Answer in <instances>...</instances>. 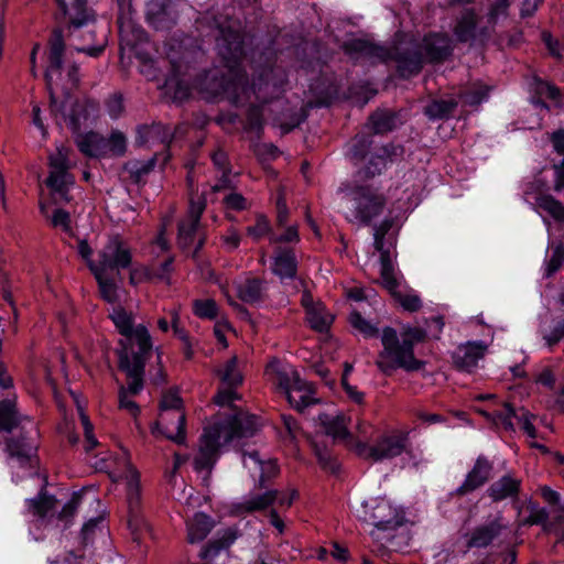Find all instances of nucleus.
I'll return each mask as SVG.
<instances>
[{
	"label": "nucleus",
	"mask_w": 564,
	"mask_h": 564,
	"mask_svg": "<svg viewBox=\"0 0 564 564\" xmlns=\"http://www.w3.org/2000/svg\"><path fill=\"white\" fill-rule=\"evenodd\" d=\"M319 421L326 434L333 438L345 440L348 437V419L344 414H321Z\"/></svg>",
	"instance_id": "37"
},
{
	"label": "nucleus",
	"mask_w": 564,
	"mask_h": 564,
	"mask_svg": "<svg viewBox=\"0 0 564 564\" xmlns=\"http://www.w3.org/2000/svg\"><path fill=\"white\" fill-rule=\"evenodd\" d=\"M50 223L52 227L59 228L69 236L73 235L70 214L65 209L56 208L50 217Z\"/></svg>",
	"instance_id": "54"
},
{
	"label": "nucleus",
	"mask_w": 564,
	"mask_h": 564,
	"mask_svg": "<svg viewBox=\"0 0 564 564\" xmlns=\"http://www.w3.org/2000/svg\"><path fill=\"white\" fill-rule=\"evenodd\" d=\"M132 252L130 246L118 235L108 239L98 252L97 261H89V269L120 275V271L130 268Z\"/></svg>",
	"instance_id": "11"
},
{
	"label": "nucleus",
	"mask_w": 564,
	"mask_h": 564,
	"mask_svg": "<svg viewBox=\"0 0 564 564\" xmlns=\"http://www.w3.org/2000/svg\"><path fill=\"white\" fill-rule=\"evenodd\" d=\"M249 236L253 239L259 240L270 232V223L264 215L257 216L254 226H250L247 229Z\"/></svg>",
	"instance_id": "64"
},
{
	"label": "nucleus",
	"mask_w": 564,
	"mask_h": 564,
	"mask_svg": "<svg viewBox=\"0 0 564 564\" xmlns=\"http://www.w3.org/2000/svg\"><path fill=\"white\" fill-rule=\"evenodd\" d=\"M285 395L289 403L297 411H303L305 408L317 402V399L314 397L313 387L305 380H301L299 384L293 386Z\"/></svg>",
	"instance_id": "33"
},
{
	"label": "nucleus",
	"mask_w": 564,
	"mask_h": 564,
	"mask_svg": "<svg viewBox=\"0 0 564 564\" xmlns=\"http://www.w3.org/2000/svg\"><path fill=\"white\" fill-rule=\"evenodd\" d=\"M91 272L98 282L101 297L109 303H115L118 300V288L113 279L115 274L98 272L97 270H91Z\"/></svg>",
	"instance_id": "43"
},
{
	"label": "nucleus",
	"mask_w": 564,
	"mask_h": 564,
	"mask_svg": "<svg viewBox=\"0 0 564 564\" xmlns=\"http://www.w3.org/2000/svg\"><path fill=\"white\" fill-rule=\"evenodd\" d=\"M458 100L455 98L449 99H433L424 107V115L430 120H441L451 117L453 111L457 108Z\"/></svg>",
	"instance_id": "38"
},
{
	"label": "nucleus",
	"mask_w": 564,
	"mask_h": 564,
	"mask_svg": "<svg viewBox=\"0 0 564 564\" xmlns=\"http://www.w3.org/2000/svg\"><path fill=\"white\" fill-rule=\"evenodd\" d=\"M391 226L392 221L390 219H386L379 226L375 227L373 246L380 253V260L383 259L384 254L391 256L390 249L384 246V238Z\"/></svg>",
	"instance_id": "50"
},
{
	"label": "nucleus",
	"mask_w": 564,
	"mask_h": 564,
	"mask_svg": "<svg viewBox=\"0 0 564 564\" xmlns=\"http://www.w3.org/2000/svg\"><path fill=\"white\" fill-rule=\"evenodd\" d=\"M426 330L421 327H406L399 336L392 327H384L381 334L383 349L376 361L384 373L402 368L406 371L420 370L424 362L414 357V345L426 338Z\"/></svg>",
	"instance_id": "5"
},
{
	"label": "nucleus",
	"mask_w": 564,
	"mask_h": 564,
	"mask_svg": "<svg viewBox=\"0 0 564 564\" xmlns=\"http://www.w3.org/2000/svg\"><path fill=\"white\" fill-rule=\"evenodd\" d=\"M351 327L359 332L365 338H375L379 336V328L362 317V315L352 311L348 317Z\"/></svg>",
	"instance_id": "48"
},
{
	"label": "nucleus",
	"mask_w": 564,
	"mask_h": 564,
	"mask_svg": "<svg viewBox=\"0 0 564 564\" xmlns=\"http://www.w3.org/2000/svg\"><path fill=\"white\" fill-rule=\"evenodd\" d=\"M55 503L56 499L45 492H40L36 498L26 500L29 512L41 519L47 517V514L55 508Z\"/></svg>",
	"instance_id": "42"
},
{
	"label": "nucleus",
	"mask_w": 564,
	"mask_h": 564,
	"mask_svg": "<svg viewBox=\"0 0 564 564\" xmlns=\"http://www.w3.org/2000/svg\"><path fill=\"white\" fill-rule=\"evenodd\" d=\"M392 295L405 311L417 312L422 307V301L415 293L403 294L395 290Z\"/></svg>",
	"instance_id": "57"
},
{
	"label": "nucleus",
	"mask_w": 564,
	"mask_h": 564,
	"mask_svg": "<svg viewBox=\"0 0 564 564\" xmlns=\"http://www.w3.org/2000/svg\"><path fill=\"white\" fill-rule=\"evenodd\" d=\"M241 535L237 528H228L218 534L216 539L210 541L200 552L204 560H213L221 551L228 550L229 546Z\"/></svg>",
	"instance_id": "32"
},
{
	"label": "nucleus",
	"mask_w": 564,
	"mask_h": 564,
	"mask_svg": "<svg viewBox=\"0 0 564 564\" xmlns=\"http://www.w3.org/2000/svg\"><path fill=\"white\" fill-rule=\"evenodd\" d=\"M214 528V520L203 513L197 512L186 522L187 540L189 543L203 541Z\"/></svg>",
	"instance_id": "34"
},
{
	"label": "nucleus",
	"mask_w": 564,
	"mask_h": 564,
	"mask_svg": "<svg viewBox=\"0 0 564 564\" xmlns=\"http://www.w3.org/2000/svg\"><path fill=\"white\" fill-rule=\"evenodd\" d=\"M380 276L383 286L392 294L398 289L399 283L395 276L391 256L384 254L380 260Z\"/></svg>",
	"instance_id": "49"
},
{
	"label": "nucleus",
	"mask_w": 564,
	"mask_h": 564,
	"mask_svg": "<svg viewBox=\"0 0 564 564\" xmlns=\"http://www.w3.org/2000/svg\"><path fill=\"white\" fill-rule=\"evenodd\" d=\"M366 518L373 529L370 535L373 540L393 549L394 532L398 528L402 527L405 522L403 510L393 507L387 499H371L364 505Z\"/></svg>",
	"instance_id": "8"
},
{
	"label": "nucleus",
	"mask_w": 564,
	"mask_h": 564,
	"mask_svg": "<svg viewBox=\"0 0 564 564\" xmlns=\"http://www.w3.org/2000/svg\"><path fill=\"white\" fill-rule=\"evenodd\" d=\"M239 300L247 304H259L268 299V282L265 279L248 274L236 283Z\"/></svg>",
	"instance_id": "22"
},
{
	"label": "nucleus",
	"mask_w": 564,
	"mask_h": 564,
	"mask_svg": "<svg viewBox=\"0 0 564 564\" xmlns=\"http://www.w3.org/2000/svg\"><path fill=\"white\" fill-rule=\"evenodd\" d=\"M503 528L500 518L475 527L468 535L467 547L485 549L491 545L501 535Z\"/></svg>",
	"instance_id": "24"
},
{
	"label": "nucleus",
	"mask_w": 564,
	"mask_h": 564,
	"mask_svg": "<svg viewBox=\"0 0 564 564\" xmlns=\"http://www.w3.org/2000/svg\"><path fill=\"white\" fill-rule=\"evenodd\" d=\"M151 270L153 280L162 281L165 282L166 284H170L171 273L173 271V258L169 257L160 265L152 264Z\"/></svg>",
	"instance_id": "60"
},
{
	"label": "nucleus",
	"mask_w": 564,
	"mask_h": 564,
	"mask_svg": "<svg viewBox=\"0 0 564 564\" xmlns=\"http://www.w3.org/2000/svg\"><path fill=\"white\" fill-rule=\"evenodd\" d=\"M350 207L345 214L346 220L352 224L369 226L386 209L388 198L373 185H357L348 193Z\"/></svg>",
	"instance_id": "9"
},
{
	"label": "nucleus",
	"mask_w": 564,
	"mask_h": 564,
	"mask_svg": "<svg viewBox=\"0 0 564 564\" xmlns=\"http://www.w3.org/2000/svg\"><path fill=\"white\" fill-rule=\"evenodd\" d=\"M528 509L530 513L523 520V523L529 525L543 524L546 528V522L549 519V512L546 509L539 507L536 503H530Z\"/></svg>",
	"instance_id": "59"
},
{
	"label": "nucleus",
	"mask_w": 564,
	"mask_h": 564,
	"mask_svg": "<svg viewBox=\"0 0 564 564\" xmlns=\"http://www.w3.org/2000/svg\"><path fill=\"white\" fill-rule=\"evenodd\" d=\"M173 139L171 128L162 123L142 124L137 128L135 144L139 147L163 144L167 147Z\"/></svg>",
	"instance_id": "25"
},
{
	"label": "nucleus",
	"mask_w": 564,
	"mask_h": 564,
	"mask_svg": "<svg viewBox=\"0 0 564 564\" xmlns=\"http://www.w3.org/2000/svg\"><path fill=\"white\" fill-rule=\"evenodd\" d=\"M84 502H89L90 505L96 503L98 506L100 505L99 499L95 496L88 497L84 492H74L70 500L58 512L57 519L64 522V525L67 527L76 514L78 507Z\"/></svg>",
	"instance_id": "40"
},
{
	"label": "nucleus",
	"mask_w": 564,
	"mask_h": 564,
	"mask_svg": "<svg viewBox=\"0 0 564 564\" xmlns=\"http://www.w3.org/2000/svg\"><path fill=\"white\" fill-rule=\"evenodd\" d=\"M214 164L223 172V178L219 183L213 186L214 192H218L227 186L228 178V167H227V155L223 151H217L212 156Z\"/></svg>",
	"instance_id": "61"
},
{
	"label": "nucleus",
	"mask_w": 564,
	"mask_h": 564,
	"mask_svg": "<svg viewBox=\"0 0 564 564\" xmlns=\"http://www.w3.org/2000/svg\"><path fill=\"white\" fill-rule=\"evenodd\" d=\"M214 24L217 31L218 54L227 68V75L218 78L217 72H207L198 83L199 89L210 97L223 96L235 106H243L250 102L246 128L251 131H260L262 128V109L260 106L252 104V97L261 104H267L276 98L283 90L285 75L281 69L265 67L260 70L251 86H249L246 74L240 67L243 57V41L239 24L228 22L225 25L217 19H214Z\"/></svg>",
	"instance_id": "1"
},
{
	"label": "nucleus",
	"mask_w": 564,
	"mask_h": 564,
	"mask_svg": "<svg viewBox=\"0 0 564 564\" xmlns=\"http://www.w3.org/2000/svg\"><path fill=\"white\" fill-rule=\"evenodd\" d=\"M127 387H120L119 390V408L128 411L132 416H137L140 412L138 404L130 398L139 392H132L129 389L130 379L127 376Z\"/></svg>",
	"instance_id": "53"
},
{
	"label": "nucleus",
	"mask_w": 564,
	"mask_h": 564,
	"mask_svg": "<svg viewBox=\"0 0 564 564\" xmlns=\"http://www.w3.org/2000/svg\"><path fill=\"white\" fill-rule=\"evenodd\" d=\"M278 494L279 490L276 489H270L262 494H250L235 505V512L237 514H246L263 511L275 502Z\"/></svg>",
	"instance_id": "28"
},
{
	"label": "nucleus",
	"mask_w": 564,
	"mask_h": 564,
	"mask_svg": "<svg viewBox=\"0 0 564 564\" xmlns=\"http://www.w3.org/2000/svg\"><path fill=\"white\" fill-rule=\"evenodd\" d=\"M147 20L156 30L171 28L175 22V12L170 0H150L147 4Z\"/></svg>",
	"instance_id": "27"
},
{
	"label": "nucleus",
	"mask_w": 564,
	"mask_h": 564,
	"mask_svg": "<svg viewBox=\"0 0 564 564\" xmlns=\"http://www.w3.org/2000/svg\"><path fill=\"white\" fill-rule=\"evenodd\" d=\"M110 317L123 336L118 352L119 368L130 379L129 389L132 392H140L143 388L145 361L152 349L151 336L144 325L134 326L132 315L121 307L115 308Z\"/></svg>",
	"instance_id": "4"
},
{
	"label": "nucleus",
	"mask_w": 564,
	"mask_h": 564,
	"mask_svg": "<svg viewBox=\"0 0 564 564\" xmlns=\"http://www.w3.org/2000/svg\"><path fill=\"white\" fill-rule=\"evenodd\" d=\"M347 54L378 58L381 62L394 61L401 77L408 78L421 72L422 55L412 42H402L392 47L379 46L369 41L354 39L344 44Z\"/></svg>",
	"instance_id": "6"
},
{
	"label": "nucleus",
	"mask_w": 564,
	"mask_h": 564,
	"mask_svg": "<svg viewBox=\"0 0 564 564\" xmlns=\"http://www.w3.org/2000/svg\"><path fill=\"white\" fill-rule=\"evenodd\" d=\"M564 262V247L561 243L553 245L551 247L550 258L545 263V273L546 278L552 276L558 269L562 267Z\"/></svg>",
	"instance_id": "51"
},
{
	"label": "nucleus",
	"mask_w": 564,
	"mask_h": 564,
	"mask_svg": "<svg viewBox=\"0 0 564 564\" xmlns=\"http://www.w3.org/2000/svg\"><path fill=\"white\" fill-rule=\"evenodd\" d=\"M107 154L121 156L127 151V138L120 131H112L108 139H106Z\"/></svg>",
	"instance_id": "52"
},
{
	"label": "nucleus",
	"mask_w": 564,
	"mask_h": 564,
	"mask_svg": "<svg viewBox=\"0 0 564 564\" xmlns=\"http://www.w3.org/2000/svg\"><path fill=\"white\" fill-rule=\"evenodd\" d=\"M387 151L383 150V154L371 155L367 166L365 167V176L373 177L377 174H380L387 165Z\"/></svg>",
	"instance_id": "62"
},
{
	"label": "nucleus",
	"mask_w": 564,
	"mask_h": 564,
	"mask_svg": "<svg viewBox=\"0 0 564 564\" xmlns=\"http://www.w3.org/2000/svg\"><path fill=\"white\" fill-rule=\"evenodd\" d=\"M242 463L243 466L252 474L253 478H256V474L258 473V478L256 480V488L258 489H267L280 471L275 460L261 459L257 451L243 452Z\"/></svg>",
	"instance_id": "18"
},
{
	"label": "nucleus",
	"mask_w": 564,
	"mask_h": 564,
	"mask_svg": "<svg viewBox=\"0 0 564 564\" xmlns=\"http://www.w3.org/2000/svg\"><path fill=\"white\" fill-rule=\"evenodd\" d=\"M494 464L486 456L479 455L460 486L451 492L452 497H464L485 486L491 478Z\"/></svg>",
	"instance_id": "15"
},
{
	"label": "nucleus",
	"mask_w": 564,
	"mask_h": 564,
	"mask_svg": "<svg viewBox=\"0 0 564 564\" xmlns=\"http://www.w3.org/2000/svg\"><path fill=\"white\" fill-rule=\"evenodd\" d=\"M408 433L393 432L381 436L370 448L369 456L375 460L391 459L409 448Z\"/></svg>",
	"instance_id": "19"
},
{
	"label": "nucleus",
	"mask_w": 564,
	"mask_h": 564,
	"mask_svg": "<svg viewBox=\"0 0 564 564\" xmlns=\"http://www.w3.org/2000/svg\"><path fill=\"white\" fill-rule=\"evenodd\" d=\"M21 421L13 399H6L0 402V432H11Z\"/></svg>",
	"instance_id": "41"
},
{
	"label": "nucleus",
	"mask_w": 564,
	"mask_h": 564,
	"mask_svg": "<svg viewBox=\"0 0 564 564\" xmlns=\"http://www.w3.org/2000/svg\"><path fill=\"white\" fill-rule=\"evenodd\" d=\"M70 152L69 148L59 144L48 155L50 174L45 183L56 202L69 203L72 199L69 189L74 185L75 178L69 172L73 166L69 161Z\"/></svg>",
	"instance_id": "10"
},
{
	"label": "nucleus",
	"mask_w": 564,
	"mask_h": 564,
	"mask_svg": "<svg viewBox=\"0 0 564 564\" xmlns=\"http://www.w3.org/2000/svg\"><path fill=\"white\" fill-rule=\"evenodd\" d=\"M489 87L480 83L473 84L471 86L460 90L458 98L464 105L475 107L480 105L488 98Z\"/></svg>",
	"instance_id": "44"
},
{
	"label": "nucleus",
	"mask_w": 564,
	"mask_h": 564,
	"mask_svg": "<svg viewBox=\"0 0 564 564\" xmlns=\"http://www.w3.org/2000/svg\"><path fill=\"white\" fill-rule=\"evenodd\" d=\"M523 195L525 200H533L531 203L532 209L542 217L547 227L551 225L550 219L560 225L564 224V204L545 192L544 184L541 181L528 183Z\"/></svg>",
	"instance_id": "12"
},
{
	"label": "nucleus",
	"mask_w": 564,
	"mask_h": 564,
	"mask_svg": "<svg viewBox=\"0 0 564 564\" xmlns=\"http://www.w3.org/2000/svg\"><path fill=\"white\" fill-rule=\"evenodd\" d=\"M35 446L25 437L8 438L6 442V452L10 458L17 459L21 466L28 464L33 455Z\"/></svg>",
	"instance_id": "36"
},
{
	"label": "nucleus",
	"mask_w": 564,
	"mask_h": 564,
	"mask_svg": "<svg viewBox=\"0 0 564 564\" xmlns=\"http://www.w3.org/2000/svg\"><path fill=\"white\" fill-rule=\"evenodd\" d=\"M477 25V17L473 10L466 11L457 25L455 26V34L462 42H466L474 37Z\"/></svg>",
	"instance_id": "47"
},
{
	"label": "nucleus",
	"mask_w": 564,
	"mask_h": 564,
	"mask_svg": "<svg viewBox=\"0 0 564 564\" xmlns=\"http://www.w3.org/2000/svg\"><path fill=\"white\" fill-rule=\"evenodd\" d=\"M369 122L375 133H387L395 128L397 117L390 111L380 110L370 116Z\"/></svg>",
	"instance_id": "45"
},
{
	"label": "nucleus",
	"mask_w": 564,
	"mask_h": 564,
	"mask_svg": "<svg viewBox=\"0 0 564 564\" xmlns=\"http://www.w3.org/2000/svg\"><path fill=\"white\" fill-rule=\"evenodd\" d=\"M160 411H184L183 401L177 390H169L162 395Z\"/></svg>",
	"instance_id": "56"
},
{
	"label": "nucleus",
	"mask_w": 564,
	"mask_h": 564,
	"mask_svg": "<svg viewBox=\"0 0 564 564\" xmlns=\"http://www.w3.org/2000/svg\"><path fill=\"white\" fill-rule=\"evenodd\" d=\"M75 134V143L78 150L90 158H99L107 155L106 139L97 132L89 131Z\"/></svg>",
	"instance_id": "31"
},
{
	"label": "nucleus",
	"mask_w": 564,
	"mask_h": 564,
	"mask_svg": "<svg viewBox=\"0 0 564 564\" xmlns=\"http://www.w3.org/2000/svg\"><path fill=\"white\" fill-rule=\"evenodd\" d=\"M194 314L200 318H215L217 316V304L214 300H196L193 303Z\"/></svg>",
	"instance_id": "55"
},
{
	"label": "nucleus",
	"mask_w": 564,
	"mask_h": 564,
	"mask_svg": "<svg viewBox=\"0 0 564 564\" xmlns=\"http://www.w3.org/2000/svg\"><path fill=\"white\" fill-rule=\"evenodd\" d=\"M78 410H79V416H80V421H82V424L84 427V434H85L84 447H85V451L87 453H89L95 447H97L99 443L93 433V425L89 421V417L86 415V413L84 412V410L82 408H79Z\"/></svg>",
	"instance_id": "58"
},
{
	"label": "nucleus",
	"mask_w": 564,
	"mask_h": 564,
	"mask_svg": "<svg viewBox=\"0 0 564 564\" xmlns=\"http://www.w3.org/2000/svg\"><path fill=\"white\" fill-rule=\"evenodd\" d=\"M488 350V345L481 340L466 341L456 347L452 354L454 366L466 372H471Z\"/></svg>",
	"instance_id": "20"
},
{
	"label": "nucleus",
	"mask_w": 564,
	"mask_h": 564,
	"mask_svg": "<svg viewBox=\"0 0 564 564\" xmlns=\"http://www.w3.org/2000/svg\"><path fill=\"white\" fill-rule=\"evenodd\" d=\"M231 414H217L214 422L204 429L199 449L194 459L195 470H210L216 463L220 446L237 438L251 437L258 431L257 416L242 410L231 409Z\"/></svg>",
	"instance_id": "3"
},
{
	"label": "nucleus",
	"mask_w": 564,
	"mask_h": 564,
	"mask_svg": "<svg viewBox=\"0 0 564 564\" xmlns=\"http://www.w3.org/2000/svg\"><path fill=\"white\" fill-rule=\"evenodd\" d=\"M498 417L506 429L513 430L512 419H514L520 425V429L523 430L530 438H535L538 436L536 430L531 421L533 415L523 408L517 411L507 403L503 406V411L498 414Z\"/></svg>",
	"instance_id": "29"
},
{
	"label": "nucleus",
	"mask_w": 564,
	"mask_h": 564,
	"mask_svg": "<svg viewBox=\"0 0 564 564\" xmlns=\"http://www.w3.org/2000/svg\"><path fill=\"white\" fill-rule=\"evenodd\" d=\"M522 480L514 474L508 473L494 481L487 489V496L499 502L506 499H516L520 492Z\"/></svg>",
	"instance_id": "26"
},
{
	"label": "nucleus",
	"mask_w": 564,
	"mask_h": 564,
	"mask_svg": "<svg viewBox=\"0 0 564 564\" xmlns=\"http://www.w3.org/2000/svg\"><path fill=\"white\" fill-rule=\"evenodd\" d=\"M158 161V154H154L151 159L142 160H130L124 163L123 171L129 175V178L138 184L150 174Z\"/></svg>",
	"instance_id": "39"
},
{
	"label": "nucleus",
	"mask_w": 564,
	"mask_h": 564,
	"mask_svg": "<svg viewBox=\"0 0 564 564\" xmlns=\"http://www.w3.org/2000/svg\"><path fill=\"white\" fill-rule=\"evenodd\" d=\"M206 208V198L202 195H192L187 215L178 224L177 243L182 249L192 247L196 239V253L204 245L205 238L199 234L200 217Z\"/></svg>",
	"instance_id": "13"
},
{
	"label": "nucleus",
	"mask_w": 564,
	"mask_h": 564,
	"mask_svg": "<svg viewBox=\"0 0 564 564\" xmlns=\"http://www.w3.org/2000/svg\"><path fill=\"white\" fill-rule=\"evenodd\" d=\"M371 145V140L365 135H356L352 140L350 153L354 159L364 160Z\"/></svg>",
	"instance_id": "63"
},
{
	"label": "nucleus",
	"mask_w": 564,
	"mask_h": 564,
	"mask_svg": "<svg viewBox=\"0 0 564 564\" xmlns=\"http://www.w3.org/2000/svg\"><path fill=\"white\" fill-rule=\"evenodd\" d=\"M306 321L311 328L323 333L328 330L334 321V317L329 312H327L324 304L316 302L307 305Z\"/></svg>",
	"instance_id": "35"
},
{
	"label": "nucleus",
	"mask_w": 564,
	"mask_h": 564,
	"mask_svg": "<svg viewBox=\"0 0 564 564\" xmlns=\"http://www.w3.org/2000/svg\"><path fill=\"white\" fill-rule=\"evenodd\" d=\"M217 375L226 388L217 392L214 397V401L220 406L231 405L235 400L239 399V394L235 389L243 381L241 371L238 368L237 356H232L227 360L226 364L217 370Z\"/></svg>",
	"instance_id": "14"
},
{
	"label": "nucleus",
	"mask_w": 564,
	"mask_h": 564,
	"mask_svg": "<svg viewBox=\"0 0 564 564\" xmlns=\"http://www.w3.org/2000/svg\"><path fill=\"white\" fill-rule=\"evenodd\" d=\"M271 271L282 283L294 280L297 274V259L294 249L278 247L272 257Z\"/></svg>",
	"instance_id": "21"
},
{
	"label": "nucleus",
	"mask_w": 564,
	"mask_h": 564,
	"mask_svg": "<svg viewBox=\"0 0 564 564\" xmlns=\"http://www.w3.org/2000/svg\"><path fill=\"white\" fill-rule=\"evenodd\" d=\"M160 432L167 440L184 444L186 441V415L184 411H160L152 433Z\"/></svg>",
	"instance_id": "17"
},
{
	"label": "nucleus",
	"mask_w": 564,
	"mask_h": 564,
	"mask_svg": "<svg viewBox=\"0 0 564 564\" xmlns=\"http://www.w3.org/2000/svg\"><path fill=\"white\" fill-rule=\"evenodd\" d=\"M267 373L270 376L272 383L284 394L303 380L292 365L280 360L271 361L267 367Z\"/></svg>",
	"instance_id": "23"
},
{
	"label": "nucleus",
	"mask_w": 564,
	"mask_h": 564,
	"mask_svg": "<svg viewBox=\"0 0 564 564\" xmlns=\"http://www.w3.org/2000/svg\"><path fill=\"white\" fill-rule=\"evenodd\" d=\"M45 80L51 95V111L58 123L64 122L73 133L91 126L99 116V104L89 98H72L69 95L58 101L55 90L67 91L76 88L80 82L78 65L73 63L64 68L65 41L62 29H55L48 42Z\"/></svg>",
	"instance_id": "2"
},
{
	"label": "nucleus",
	"mask_w": 564,
	"mask_h": 564,
	"mask_svg": "<svg viewBox=\"0 0 564 564\" xmlns=\"http://www.w3.org/2000/svg\"><path fill=\"white\" fill-rule=\"evenodd\" d=\"M172 66L174 74L165 80L164 88L166 93L172 95V98L175 101H183L189 96V86L176 77V73L178 70L174 62L172 63Z\"/></svg>",
	"instance_id": "46"
},
{
	"label": "nucleus",
	"mask_w": 564,
	"mask_h": 564,
	"mask_svg": "<svg viewBox=\"0 0 564 564\" xmlns=\"http://www.w3.org/2000/svg\"><path fill=\"white\" fill-rule=\"evenodd\" d=\"M56 3L67 19V36L78 41L74 50L90 57L100 56L105 51V44L94 45L96 32L89 30L85 36L80 32L83 28L93 25L96 21V13L87 0H62Z\"/></svg>",
	"instance_id": "7"
},
{
	"label": "nucleus",
	"mask_w": 564,
	"mask_h": 564,
	"mask_svg": "<svg viewBox=\"0 0 564 564\" xmlns=\"http://www.w3.org/2000/svg\"><path fill=\"white\" fill-rule=\"evenodd\" d=\"M123 477L127 482V498L129 506L128 523L131 528L140 529V474L131 464L128 453L123 454Z\"/></svg>",
	"instance_id": "16"
},
{
	"label": "nucleus",
	"mask_w": 564,
	"mask_h": 564,
	"mask_svg": "<svg viewBox=\"0 0 564 564\" xmlns=\"http://www.w3.org/2000/svg\"><path fill=\"white\" fill-rule=\"evenodd\" d=\"M423 50L429 62H441L452 53L451 39L444 34H430L423 39Z\"/></svg>",
	"instance_id": "30"
}]
</instances>
